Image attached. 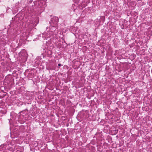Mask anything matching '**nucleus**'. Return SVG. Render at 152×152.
<instances>
[{"label":"nucleus","instance_id":"obj_2","mask_svg":"<svg viewBox=\"0 0 152 152\" xmlns=\"http://www.w3.org/2000/svg\"><path fill=\"white\" fill-rule=\"evenodd\" d=\"M5 42V40L4 39L1 38L0 39V44H2Z\"/></svg>","mask_w":152,"mask_h":152},{"label":"nucleus","instance_id":"obj_5","mask_svg":"<svg viewBox=\"0 0 152 152\" xmlns=\"http://www.w3.org/2000/svg\"><path fill=\"white\" fill-rule=\"evenodd\" d=\"M31 29H30L29 30V31H31Z\"/></svg>","mask_w":152,"mask_h":152},{"label":"nucleus","instance_id":"obj_4","mask_svg":"<svg viewBox=\"0 0 152 152\" xmlns=\"http://www.w3.org/2000/svg\"><path fill=\"white\" fill-rule=\"evenodd\" d=\"M61 66V64H58V66Z\"/></svg>","mask_w":152,"mask_h":152},{"label":"nucleus","instance_id":"obj_1","mask_svg":"<svg viewBox=\"0 0 152 152\" xmlns=\"http://www.w3.org/2000/svg\"><path fill=\"white\" fill-rule=\"evenodd\" d=\"M58 22V18L57 17L53 18L52 20V23H53V24H56Z\"/></svg>","mask_w":152,"mask_h":152},{"label":"nucleus","instance_id":"obj_6","mask_svg":"<svg viewBox=\"0 0 152 152\" xmlns=\"http://www.w3.org/2000/svg\"><path fill=\"white\" fill-rule=\"evenodd\" d=\"M48 37H50V36H48Z\"/></svg>","mask_w":152,"mask_h":152},{"label":"nucleus","instance_id":"obj_3","mask_svg":"<svg viewBox=\"0 0 152 152\" xmlns=\"http://www.w3.org/2000/svg\"><path fill=\"white\" fill-rule=\"evenodd\" d=\"M50 30H51V29H53V30H54L55 31L56 29V27L54 26H50Z\"/></svg>","mask_w":152,"mask_h":152}]
</instances>
